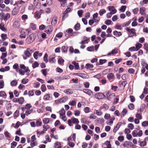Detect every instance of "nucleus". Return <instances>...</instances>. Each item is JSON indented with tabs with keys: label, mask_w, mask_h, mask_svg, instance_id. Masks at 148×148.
I'll return each mask as SVG.
<instances>
[{
	"label": "nucleus",
	"mask_w": 148,
	"mask_h": 148,
	"mask_svg": "<svg viewBox=\"0 0 148 148\" xmlns=\"http://www.w3.org/2000/svg\"><path fill=\"white\" fill-rule=\"evenodd\" d=\"M83 91L84 92L87 94L89 96H92L93 95V92L90 90L88 89H84Z\"/></svg>",
	"instance_id": "7"
},
{
	"label": "nucleus",
	"mask_w": 148,
	"mask_h": 148,
	"mask_svg": "<svg viewBox=\"0 0 148 148\" xmlns=\"http://www.w3.org/2000/svg\"><path fill=\"white\" fill-rule=\"evenodd\" d=\"M145 107V105L144 104H142L141 107H140L139 110H138L137 111L138 112H142L144 110V108Z\"/></svg>",
	"instance_id": "33"
},
{
	"label": "nucleus",
	"mask_w": 148,
	"mask_h": 148,
	"mask_svg": "<svg viewBox=\"0 0 148 148\" xmlns=\"http://www.w3.org/2000/svg\"><path fill=\"white\" fill-rule=\"evenodd\" d=\"M79 123V121L77 119L74 117L72 118L71 119L68 120V123L69 125L71 126L73 125V123L75 124H77Z\"/></svg>",
	"instance_id": "4"
},
{
	"label": "nucleus",
	"mask_w": 148,
	"mask_h": 148,
	"mask_svg": "<svg viewBox=\"0 0 148 148\" xmlns=\"http://www.w3.org/2000/svg\"><path fill=\"white\" fill-rule=\"evenodd\" d=\"M43 123L45 124H47L49 123V119L48 118H45L42 120Z\"/></svg>",
	"instance_id": "35"
},
{
	"label": "nucleus",
	"mask_w": 148,
	"mask_h": 148,
	"mask_svg": "<svg viewBox=\"0 0 148 148\" xmlns=\"http://www.w3.org/2000/svg\"><path fill=\"white\" fill-rule=\"evenodd\" d=\"M0 97H2L4 99L6 98L7 95L5 92L3 91L0 92Z\"/></svg>",
	"instance_id": "21"
},
{
	"label": "nucleus",
	"mask_w": 148,
	"mask_h": 148,
	"mask_svg": "<svg viewBox=\"0 0 148 148\" xmlns=\"http://www.w3.org/2000/svg\"><path fill=\"white\" fill-rule=\"evenodd\" d=\"M127 8L126 5H123L121 6L119 10L122 12H124Z\"/></svg>",
	"instance_id": "42"
},
{
	"label": "nucleus",
	"mask_w": 148,
	"mask_h": 148,
	"mask_svg": "<svg viewBox=\"0 0 148 148\" xmlns=\"http://www.w3.org/2000/svg\"><path fill=\"white\" fill-rule=\"evenodd\" d=\"M30 27L33 30H35L36 28L35 25L33 23L30 24Z\"/></svg>",
	"instance_id": "55"
},
{
	"label": "nucleus",
	"mask_w": 148,
	"mask_h": 148,
	"mask_svg": "<svg viewBox=\"0 0 148 148\" xmlns=\"http://www.w3.org/2000/svg\"><path fill=\"white\" fill-rule=\"evenodd\" d=\"M4 82L3 80H0V89L3 88L4 87Z\"/></svg>",
	"instance_id": "59"
},
{
	"label": "nucleus",
	"mask_w": 148,
	"mask_h": 148,
	"mask_svg": "<svg viewBox=\"0 0 148 148\" xmlns=\"http://www.w3.org/2000/svg\"><path fill=\"white\" fill-rule=\"evenodd\" d=\"M10 17V14L7 13L4 16L3 20L5 21L8 20Z\"/></svg>",
	"instance_id": "19"
},
{
	"label": "nucleus",
	"mask_w": 148,
	"mask_h": 148,
	"mask_svg": "<svg viewBox=\"0 0 148 148\" xmlns=\"http://www.w3.org/2000/svg\"><path fill=\"white\" fill-rule=\"evenodd\" d=\"M127 84L126 81H123L120 84V87L124 88Z\"/></svg>",
	"instance_id": "34"
},
{
	"label": "nucleus",
	"mask_w": 148,
	"mask_h": 148,
	"mask_svg": "<svg viewBox=\"0 0 148 148\" xmlns=\"http://www.w3.org/2000/svg\"><path fill=\"white\" fill-rule=\"evenodd\" d=\"M145 141H141L140 143V147H142L146 146V143Z\"/></svg>",
	"instance_id": "57"
},
{
	"label": "nucleus",
	"mask_w": 148,
	"mask_h": 148,
	"mask_svg": "<svg viewBox=\"0 0 148 148\" xmlns=\"http://www.w3.org/2000/svg\"><path fill=\"white\" fill-rule=\"evenodd\" d=\"M108 8L109 11H110V12L112 14H114L116 13L117 12L116 10L113 6H109L108 7Z\"/></svg>",
	"instance_id": "8"
},
{
	"label": "nucleus",
	"mask_w": 148,
	"mask_h": 148,
	"mask_svg": "<svg viewBox=\"0 0 148 148\" xmlns=\"http://www.w3.org/2000/svg\"><path fill=\"white\" fill-rule=\"evenodd\" d=\"M0 29L3 31H5V29L3 23H1L0 24Z\"/></svg>",
	"instance_id": "61"
},
{
	"label": "nucleus",
	"mask_w": 148,
	"mask_h": 148,
	"mask_svg": "<svg viewBox=\"0 0 148 148\" xmlns=\"http://www.w3.org/2000/svg\"><path fill=\"white\" fill-rule=\"evenodd\" d=\"M128 107L130 110H132L134 109V106L133 103L129 104Z\"/></svg>",
	"instance_id": "64"
},
{
	"label": "nucleus",
	"mask_w": 148,
	"mask_h": 148,
	"mask_svg": "<svg viewBox=\"0 0 148 148\" xmlns=\"http://www.w3.org/2000/svg\"><path fill=\"white\" fill-rule=\"evenodd\" d=\"M126 30L129 37H131L134 36H136V33L135 32L136 30L135 29H130L129 27H127L126 28Z\"/></svg>",
	"instance_id": "3"
},
{
	"label": "nucleus",
	"mask_w": 148,
	"mask_h": 148,
	"mask_svg": "<svg viewBox=\"0 0 148 148\" xmlns=\"http://www.w3.org/2000/svg\"><path fill=\"white\" fill-rule=\"evenodd\" d=\"M29 81L28 79H23L21 81V82L22 84H25Z\"/></svg>",
	"instance_id": "56"
},
{
	"label": "nucleus",
	"mask_w": 148,
	"mask_h": 148,
	"mask_svg": "<svg viewBox=\"0 0 148 148\" xmlns=\"http://www.w3.org/2000/svg\"><path fill=\"white\" fill-rule=\"evenodd\" d=\"M127 127L130 129L132 130L134 128V126L133 124L130 123L128 125Z\"/></svg>",
	"instance_id": "60"
},
{
	"label": "nucleus",
	"mask_w": 148,
	"mask_h": 148,
	"mask_svg": "<svg viewBox=\"0 0 148 148\" xmlns=\"http://www.w3.org/2000/svg\"><path fill=\"white\" fill-rule=\"evenodd\" d=\"M145 8L144 7H142L140 8V13L142 15H145Z\"/></svg>",
	"instance_id": "28"
},
{
	"label": "nucleus",
	"mask_w": 148,
	"mask_h": 148,
	"mask_svg": "<svg viewBox=\"0 0 148 148\" xmlns=\"http://www.w3.org/2000/svg\"><path fill=\"white\" fill-rule=\"evenodd\" d=\"M118 53V49L116 48H115L112 50L111 52H110L108 53L107 54V56H110L111 55L115 54Z\"/></svg>",
	"instance_id": "13"
},
{
	"label": "nucleus",
	"mask_w": 148,
	"mask_h": 148,
	"mask_svg": "<svg viewBox=\"0 0 148 148\" xmlns=\"http://www.w3.org/2000/svg\"><path fill=\"white\" fill-rule=\"evenodd\" d=\"M52 31V27L51 26L49 25L47 26L45 32L48 34H49Z\"/></svg>",
	"instance_id": "12"
},
{
	"label": "nucleus",
	"mask_w": 148,
	"mask_h": 148,
	"mask_svg": "<svg viewBox=\"0 0 148 148\" xmlns=\"http://www.w3.org/2000/svg\"><path fill=\"white\" fill-rule=\"evenodd\" d=\"M25 3V2L24 1L21 0L20 1H18L17 2H16L15 3V5H20V4H22L23 3L24 4Z\"/></svg>",
	"instance_id": "53"
},
{
	"label": "nucleus",
	"mask_w": 148,
	"mask_h": 148,
	"mask_svg": "<svg viewBox=\"0 0 148 148\" xmlns=\"http://www.w3.org/2000/svg\"><path fill=\"white\" fill-rule=\"evenodd\" d=\"M43 99L45 100H50L52 99L51 95L49 94H46L44 96Z\"/></svg>",
	"instance_id": "11"
},
{
	"label": "nucleus",
	"mask_w": 148,
	"mask_h": 148,
	"mask_svg": "<svg viewBox=\"0 0 148 148\" xmlns=\"http://www.w3.org/2000/svg\"><path fill=\"white\" fill-rule=\"evenodd\" d=\"M24 101V99L23 97H21L18 99V102L19 104H22Z\"/></svg>",
	"instance_id": "31"
},
{
	"label": "nucleus",
	"mask_w": 148,
	"mask_h": 148,
	"mask_svg": "<svg viewBox=\"0 0 148 148\" xmlns=\"http://www.w3.org/2000/svg\"><path fill=\"white\" fill-rule=\"evenodd\" d=\"M36 37L35 34H32L27 37L25 40L26 42L28 44L32 42L35 40Z\"/></svg>",
	"instance_id": "2"
},
{
	"label": "nucleus",
	"mask_w": 148,
	"mask_h": 148,
	"mask_svg": "<svg viewBox=\"0 0 148 148\" xmlns=\"http://www.w3.org/2000/svg\"><path fill=\"white\" fill-rule=\"evenodd\" d=\"M56 60L54 57L50 56L49 57V62L51 63L55 62H56Z\"/></svg>",
	"instance_id": "20"
},
{
	"label": "nucleus",
	"mask_w": 148,
	"mask_h": 148,
	"mask_svg": "<svg viewBox=\"0 0 148 148\" xmlns=\"http://www.w3.org/2000/svg\"><path fill=\"white\" fill-rule=\"evenodd\" d=\"M81 122L82 123L84 124H87L88 122L87 121V119L86 117H83L82 118Z\"/></svg>",
	"instance_id": "32"
},
{
	"label": "nucleus",
	"mask_w": 148,
	"mask_h": 148,
	"mask_svg": "<svg viewBox=\"0 0 148 148\" xmlns=\"http://www.w3.org/2000/svg\"><path fill=\"white\" fill-rule=\"evenodd\" d=\"M96 114L98 116H101L102 115V112L99 110H95Z\"/></svg>",
	"instance_id": "49"
},
{
	"label": "nucleus",
	"mask_w": 148,
	"mask_h": 148,
	"mask_svg": "<svg viewBox=\"0 0 148 148\" xmlns=\"http://www.w3.org/2000/svg\"><path fill=\"white\" fill-rule=\"evenodd\" d=\"M94 96L95 98L99 99H103L105 98V95L101 92L96 93L94 95Z\"/></svg>",
	"instance_id": "5"
},
{
	"label": "nucleus",
	"mask_w": 148,
	"mask_h": 148,
	"mask_svg": "<svg viewBox=\"0 0 148 148\" xmlns=\"http://www.w3.org/2000/svg\"><path fill=\"white\" fill-rule=\"evenodd\" d=\"M106 12V10L103 9L100 10L99 11V14L100 16H102L103 14L105 13Z\"/></svg>",
	"instance_id": "39"
},
{
	"label": "nucleus",
	"mask_w": 148,
	"mask_h": 148,
	"mask_svg": "<svg viewBox=\"0 0 148 148\" xmlns=\"http://www.w3.org/2000/svg\"><path fill=\"white\" fill-rule=\"evenodd\" d=\"M1 36L3 41H4L7 38V35L5 34H2Z\"/></svg>",
	"instance_id": "37"
},
{
	"label": "nucleus",
	"mask_w": 148,
	"mask_h": 148,
	"mask_svg": "<svg viewBox=\"0 0 148 148\" xmlns=\"http://www.w3.org/2000/svg\"><path fill=\"white\" fill-rule=\"evenodd\" d=\"M20 26L19 23L17 21H15L14 22L13 24V27L14 28H17L19 27Z\"/></svg>",
	"instance_id": "46"
},
{
	"label": "nucleus",
	"mask_w": 148,
	"mask_h": 148,
	"mask_svg": "<svg viewBox=\"0 0 148 148\" xmlns=\"http://www.w3.org/2000/svg\"><path fill=\"white\" fill-rule=\"evenodd\" d=\"M65 111L64 108L62 109L61 110L59 111V113L60 116L65 115Z\"/></svg>",
	"instance_id": "36"
},
{
	"label": "nucleus",
	"mask_w": 148,
	"mask_h": 148,
	"mask_svg": "<svg viewBox=\"0 0 148 148\" xmlns=\"http://www.w3.org/2000/svg\"><path fill=\"white\" fill-rule=\"evenodd\" d=\"M107 61L106 59H100L99 60V62H97L96 63V65L98 66L100 65H102L103 64L105 63Z\"/></svg>",
	"instance_id": "17"
},
{
	"label": "nucleus",
	"mask_w": 148,
	"mask_h": 148,
	"mask_svg": "<svg viewBox=\"0 0 148 148\" xmlns=\"http://www.w3.org/2000/svg\"><path fill=\"white\" fill-rule=\"evenodd\" d=\"M10 84L11 86H16L17 84V82L16 80H13L11 82Z\"/></svg>",
	"instance_id": "26"
},
{
	"label": "nucleus",
	"mask_w": 148,
	"mask_h": 148,
	"mask_svg": "<svg viewBox=\"0 0 148 148\" xmlns=\"http://www.w3.org/2000/svg\"><path fill=\"white\" fill-rule=\"evenodd\" d=\"M41 90L42 92H45L46 90V88L45 84L42 85L41 87Z\"/></svg>",
	"instance_id": "48"
},
{
	"label": "nucleus",
	"mask_w": 148,
	"mask_h": 148,
	"mask_svg": "<svg viewBox=\"0 0 148 148\" xmlns=\"http://www.w3.org/2000/svg\"><path fill=\"white\" fill-rule=\"evenodd\" d=\"M80 27V25L79 23H77L75 26V29L77 31L79 29Z\"/></svg>",
	"instance_id": "54"
},
{
	"label": "nucleus",
	"mask_w": 148,
	"mask_h": 148,
	"mask_svg": "<svg viewBox=\"0 0 148 148\" xmlns=\"http://www.w3.org/2000/svg\"><path fill=\"white\" fill-rule=\"evenodd\" d=\"M33 52V51L32 49H30L29 48H27L26 50L24 51V55L22 56L23 59L24 60H26L30 57L31 55V53Z\"/></svg>",
	"instance_id": "1"
},
{
	"label": "nucleus",
	"mask_w": 148,
	"mask_h": 148,
	"mask_svg": "<svg viewBox=\"0 0 148 148\" xmlns=\"http://www.w3.org/2000/svg\"><path fill=\"white\" fill-rule=\"evenodd\" d=\"M114 35L116 36H119L122 35V33L120 32L114 31L113 32Z\"/></svg>",
	"instance_id": "29"
},
{
	"label": "nucleus",
	"mask_w": 148,
	"mask_h": 148,
	"mask_svg": "<svg viewBox=\"0 0 148 148\" xmlns=\"http://www.w3.org/2000/svg\"><path fill=\"white\" fill-rule=\"evenodd\" d=\"M34 16L35 18L38 19L40 18V14L39 12H37L35 13Z\"/></svg>",
	"instance_id": "24"
},
{
	"label": "nucleus",
	"mask_w": 148,
	"mask_h": 148,
	"mask_svg": "<svg viewBox=\"0 0 148 148\" xmlns=\"http://www.w3.org/2000/svg\"><path fill=\"white\" fill-rule=\"evenodd\" d=\"M122 25L117 24L115 26V28L121 30L122 29Z\"/></svg>",
	"instance_id": "51"
},
{
	"label": "nucleus",
	"mask_w": 148,
	"mask_h": 148,
	"mask_svg": "<svg viewBox=\"0 0 148 148\" xmlns=\"http://www.w3.org/2000/svg\"><path fill=\"white\" fill-rule=\"evenodd\" d=\"M123 145L124 147H128L132 146V143L130 142L126 141Z\"/></svg>",
	"instance_id": "16"
},
{
	"label": "nucleus",
	"mask_w": 148,
	"mask_h": 148,
	"mask_svg": "<svg viewBox=\"0 0 148 148\" xmlns=\"http://www.w3.org/2000/svg\"><path fill=\"white\" fill-rule=\"evenodd\" d=\"M72 64H74L75 69H79V64L78 63L76 62H72Z\"/></svg>",
	"instance_id": "40"
},
{
	"label": "nucleus",
	"mask_w": 148,
	"mask_h": 148,
	"mask_svg": "<svg viewBox=\"0 0 148 148\" xmlns=\"http://www.w3.org/2000/svg\"><path fill=\"white\" fill-rule=\"evenodd\" d=\"M114 77V75L112 73H110L107 76V77L109 80L113 79Z\"/></svg>",
	"instance_id": "23"
},
{
	"label": "nucleus",
	"mask_w": 148,
	"mask_h": 148,
	"mask_svg": "<svg viewBox=\"0 0 148 148\" xmlns=\"http://www.w3.org/2000/svg\"><path fill=\"white\" fill-rule=\"evenodd\" d=\"M69 104L74 106L76 104V101L74 100L70 101L69 103Z\"/></svg>",
	"instance_id": "43"
},
{
	"label": "nucleus",
	"mask_w": 148,
	"mask_h": 148,
	"mask_svg": "<svg viewBox=\"0 0 148 148\" xmlns=\"http://www.w3.org/2000/svg\"><path fill=\"white\" fill-rule=\"evenodd\" d=\"M137 131L136 130H134L132 132V135L134 137H137Z\"/></svg>",
	"instance_id": "62"
},
{
	"label": "nucleus",
	"mask_w": 148,
	"mask_h": 148,
	"mask_svg": "<svg viewBox=\"0 0 148 148\" xmlns=\"http://www.w3.org/2000/svg\"><path fill=\"white\" fill-rule=\"evenodd\" d=\"M17 143L15 141H13L12 143L11 144V148H15V147L16 146Z\"/></svg>",
	"instance_id": "45"
},
{
	"label": "nucleus",
	"mask_w": 148,
	"mask_h": 148,
	"mask_svg": "<svg viewBox=\"0 0 148 148\" xmlns=\"http://www.w3.org/2000/svg\"><path fill=\"white\" fill-rule=\"evenodd\" d=\"M69 77L68 76H58L56 77L55 78V79L56 80H63L64 79H66L68 77Z\"/></svg>",
	"instance_id": "10"
},
{
	"label": "nucleus",
	"mask_w": 148,
	"mask_h": 148,
	"mask_svg": "<svg viewBox=\"0 0 148 148\" xmlns=\"http://www.w3.org/2000/svg\"><path fill=\"white\" fill-rule=\"evenodd\" d=\"M10 69V67L9 66H7L5 68H2L0 69V71L1 72H4L7 71Z\"/></svg>",
	"instance_id": "14"
},
{
	"label": "nucleus",
	"mask_w": 148,
	"mask_h": 148,
	"mask_svg": "<svg viewBox=\"0 0 148 148\" xmlns=\"http://www.w3.org/2000/svg\"><path fill=\"white\" fill-rule=\"evenodd\" d=\"M57 19L56 17H54L52 18V21H51V24L52 25H56L57 22Z\"/></svg>",
	"instance_id": "22"
},
{
	"label": "nucleus",
	"mask_w": 148,
	"mask_h": 148,
	"mask_svg": "<svg viewBox=\"0 0 148 148\" xmlns=\"http://www.w3.org/2000/svg\"><path fill=\"white\" fill-rule=\"evenodd\" d=\"M24 72L27 73V74L28 75L29 74V73L30 71L28 67H26L24 69Z\"/></svg>",
	"instance_id": "58"
},
{
	"label": "nucleus",
	"mask_w": 148,
	"mask_h": 148,
	"mask_svg": "<svg viewBox=\"0 0 148 148\" xmlns=\"http://www.w3.org/2000/svg\"><path fill=\"white\" fill-rule=\"evenodd\" d=\"M21 34L20 35V37L21 38H25L26 34H27L25 29H22L21 30Z\"/></svg>",
	"instance_id": "6"
},
{
	"label": "nucleus",
	"mask_w": 148,
	"mask_h": 148,
	"mask_svg": "<svg viewBox=\"0 0 148 148\" xmlns=\"http://www.w3.org/2000/svg\"><path fill=\"white\" fill-rule=\"evenodd\" d=\"M64 92L67 94H71L73 93V90L71 89H67L64 90Z\"/></svg>",
	"instance_id": "18"
},
{
	"label": "nucleus",
	"mask_w": 148,
	"mask_h": 148,
	"mask_svg": "<svg viewBox=\"0 0 148 148\" xmlns=\"http://www.w3.org/2000/svg\"><path fill=\"white\" fill-rule=\"evenodd\" d=\"M131 20H130L129 21L124 23L122 25V27H125L128 26L131 23Z\"/></svg>",
	"instance_id": "25"
},
{
	"label": "nucleus",
	"mask_w": 148,
	"mask_h": 148,
	"mask_svg": "<svg viewBox=\"0 0 148 148\" xmlns=\"http://www.w3.org/2000/svg\"><path fill=\"white\" fill-rule=\"evenodd\" d=\"M93 67V66L92 64H91L89 63L87 64L85 66V67L87 69H89L92 68Z\"/></svg>",
	"instance_id": "50"
},
{
	"label": "nucleus",
	"mask_w": 148,
	"mask_h": 148,
	"mask_svg": "<svg viewBox=\"0 0 148 148\" xmlns=\"http://www.w3.org/2000/svg\"><path fill=\"white\" fill-rule=\"evenodd\" d=\"M89 41V39H85V40L79 42V43L81 45H83L85 44H87Z\"/></svg>",
	"instance_id": "44"
},
{
	"label": "nucleus",
	"mask_w": 148,
	"mask_h": 148,
	"mask_svg": "<svg viewBox=\"0 0 148 148\" xmlns=\"http://www.w3.org/2000/svg\"><path fill=\"white\" fill-rule=\"evenodd\" d=\"M55 148H61V144L60 142H57L55 144Z\"/></svg>",
	"instance_id": "38"
},
{
	"label": "nucleus",
	"mask_w": 148,
	"mask_h": 148,
	"mask_svg": "<svg viewBox=\"0 0 148 148\" xmlns=\"http://www.w3.org/2000/svg\"><path fill=\"white\" fill-rule=\"evenodd\" d=\"M136 118L140 120H141L142 119V117L140 114L139 113H137L136 115Z\"/></svg>",
	"instance_id": "47"
},
{
	"label": "nucleus",
	"mask_w": 148,
	"mask_h": 148,
	"mask_svg": "<svg viewBox=\"0 0 148 148\" xmlns=\"http://www.w3.org/2000/svg\"><path fill=\"white\" fill-rule=\"evenodd\" d=\"M48 57V55L47 54L45 53L44 57V60L46 63H47L48 62V60L47 59Z\"/></svg>",
	"instance_id": "63"
},
{
	"label": "nucleus",
	"mask_w": 148,
	"mask_h": 148,
	"mask_svg": "<svg viewBox=\"0 0 148 148\" xmlns=\"http://www.w3.org/2000/svg\"><path fill=\"white\" fill-rule=\"evenodd\" d=\"M122 124V123L121 122L118 123L117 124L116 126L114 127L113 130V132L114 133H116L121 126Z\"/></svg>",
	"instance_id": "9"
},
{
	"label": "nucleus",
	"mask_w": 148,
	"mask_h": 148,
	"mask_svg": "<svg viewBox=\"0 0 148 148\" xmlns=\"http://www.w3.org/2000/svg\"><path fill=\"white\" fill-rule=\"evenodd\" d=\"M135 46L136 47H135L136 49V51H137L142 47V45L140 43H137L136 44Z\"/></svg>",
	"instance_id": "30"
},
{
	"label": "nucleus",
	"mask_w": 148,
	"mask_h": 148,
	"mask_svg": "<svg viewBox=\"0 0 148 148\" xmlns=\"http://www.w3.org/2000/svg\"><path fill=\"white\" fill-rule=\"evenodd\" d=\"M142 125L143 127H146L148 126V121H144L142 123Z\"/></svg>",
	"instance_id": "52"
},
{
	"label": "nucleus",
	"mask_w": 148,
	"mask_h": 148,
	"mask_svg": "<svg viewBox=\"0 0 148 148\" xmlns=\"http://www.w3.org/2000/svg\"><path fill=\"white\" fill-rule=\"evenodd\" d=\"M115 94L114 93H112L108 96L107 98V99L110 101L112 100V99H114L115 97Z\"/></svg>",
	"instance_id": "15"
},
{
	"label": "nucleus",
	"mask_w": 148,
	"mask_h": 148,
	"mask_svg": "<svg viewBox=\"0 0 148 148\" xmlns=\"http://www.w3.org/2000/svg\"><path fill=\"white\" fill-rule=\"evenodd\" d=\"M4 134L5 136L8 138H11V136L10 134L7 131L4 132Z\"/></svg>",
	"instance_id": "27"
},
{
	"label": "nucleus",
	"mask_w": 148,
	"mask_h": 148,
	"mask_svg": "<svg viewBox=\"0 0 148 148\" xmlns=\"http://www.w3.org/2000/svg\"><path fill=\"white\" fill-rule=\"evenodd\" d=\"M43 131H46L49 128V126L48 125L45 124L43 126Z\"/></svg>",
	"instance_id": "41"
}]
</instances>
